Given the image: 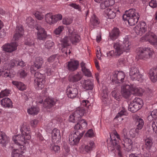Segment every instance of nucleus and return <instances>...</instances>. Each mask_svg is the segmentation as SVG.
<instances>
[{"label":"nucleus","instance_id":"nucleus-3","mask_svg":"<svg viewBox=\"0 0 157 157\" xmlns=\"http://www.w3.org/2000/svg\"><path fill=\"white\" fill-rule=\"evenodd\" d=\"M24 31L22 25L17 26L15 34L13 38L15 41L10 44H7L3 45L2 47L3 50L7 52H11L16 50L17 46V42L18 39L23 35Z\"/></svg>","mask_w":157,"mask_h":157},{"label":"nucleus","instance_id":"nucleus-41","mask_svg":"<svg viewBox=\"0 0 157 157\" xmlns=\"http://www.w3.org/2000/svg\"><path fill=\"white\" fill-rule=\"evenodd\" d=\"M138 25L139 26L140 29H141L144 33L147 31V26L145 22L144 21L141 22L140 24Z\"/></svg>","mask_w":157,"mask_h":157},{"label":"nucleus","instance_id":"nucleus-39","mask_svg":"<svg viewBox=\"0 0 157 157\" xmlns=\"http://www.w3.org/2000/svg\"><path fill=\"white\" fill-rule=\"evenodd\" d=\"M90 22L91 24L93 25H97L99 23L98 18L94 14L91 17Z\"/></svg>","mask_w":157,"mask_h":157},{"label":"nucleus","instance_id":"nucleus-11","mask_svg":"<svg viewBox=\"0 0 157 157\" xmlns=\"http://www.w3.org/2000/svg\"><path fill=\"white\" fill-rule=\"evenodd\" d=\"M125 77L124 72L116 71L113 73L112 75L110 76V79L113 82L120 83L123 82Z\"/></svg>","mask_w":157,"mask_h":157},{"label":"nucleus","instance_id":"nucleus-45","mask_svg":"<svg viewBox=\"0 0 157 157\" xmlns=\"http://www.w3.org/2000/svg\"><path fill=\"white\" fill-rule=\"evenodd\" d=\"M51 150L53 151L55 153H58L59 152L60 147L58 145L51 144Z\"/></svg>","mask_w":157,"mask_h":157},{"label":"nucleus","instance_id":"nucleus-19","mask_svg":"<svg viewBox=\"0 0 157 157\" xmlns=\"http://www.w3.org/2000/svg\"><path fill=\"white\" fill-rule=\"evenodd\" d=\"M78 65V62L75 59H71V60L67 63V68L70 71H74L77 70Z\"/></svg>","mask_w":157,"mask_h":157},{"label":"nucleus","instance_id":"nucleus-17","mask_svg":"<svg viewBox=\"0 0 157 157\" xmlns=\"http://www.w3.org/2000/svg\"><path fill=\"white\" fill-rule=\"evenodd\" d=\"M37 30V38L38 40H44L46 37V33L44 29L39 25L36 27Z\"/></svg>","mask_w":157,"mask_h":157},{"label":"nucleus","instance_id":"nucleus-15","mask_svg":"<svg viewBox=\"0 0 157 157\" xmlns=\"http://www.w3.org/2000/svg\"><path fill=\"white\" fill-rule=\"evenodd\" d=\"M80 83L81 86L86 90H92L94 87V84L93 82L90 79H82L80 81Z\"/></svg>","mask_w":157,"mask_h":157},{"label":"nucleus","instance_id":"nucleus-58","mask_svg":"<svg viewBox=\"0 0 157 157\" xmlns=\"http://www.w3.org/2000/svg\"><path fill=\"white\" fill-rule=\"evenodd\" d=\"M19 73L21 77H24L27 75V72H26L24 70H21L19 71Z\"/></svg>","mask_w":157,"mask_h":157},{"label":"nucleus","instance_id":"nucleus-18","mask_svg":"<svg viewBox=\"0 0 157 157\" xmlns=\"http://www.w3.org/2000/svg\"><path fill=\"white\" fill-rule=\"evenodd\" d=\"M94 147L95 144L94 142L93 141H90L86 145H85L84 144L81 145L80 149L83 152L84 151L86 152H89L92 151Z\"/></svg>","mask_w":157,"mask_h":157},{"label":"nucleus","instance_id":"nucleus-37","mask_svg":"<svg viewBox=\"0 0 157 157\" xmlns=\"http://www.w3.org/2000/svg\"><path fill=\"white\" fill-rule=\"evenodd\" d=\"M12 84L16 86L17 88L21 90H24L26 89V86L22 82L16 81H13Z\"/></svg>","mask_w":157,"mask_h":157},{"label":"nucleus","instance_id":"nucleus-25","mask_svg":"<svg viewBox=\"0 0 157 157\" xmlns=\"http://www.w3.org/2000/svg\"><path fill=\"white\" fill-rule=\"evenodd\" d=\"M149 77L151 81L155 82L157 81V67L150 69L149 71Z\"/></svg>","mask_w":157,"mask_h":157},{"label":"nucleus","instance_id":"nucleus-27","mask_svg":"<svg viewBox=\"0 0 157 157\" xmlns=\"http://www.w3.org/2000/svg\"><path fill=\"white\" fill-rule=\"evenodd\" d=\"M137 13H138L136 12V10L134 9H131L125 11V13L123 16V18H125L126 17H134L137 16Z\"/></svg>","mask_w":157,"mask_h":157},{"label":"nucleus","instance_id":"nucleus-54","mask_svg":"<svg viewBox=\"0 0 157 157\" xmlns=\"http://www.w3.org/2000/svg\"><path fill=\"white\" fill-rule=\"evenodd\" d=\"M94 136L93 131L92 129L89 130L85 134L84 136H88L89 137H92Z\"/></svg>","mask_w":157,"mask_h":157},{"label":"nucleus","instance_id":"nucleus-52","mask_svg":"<svg viewBox=\"0 0 157 157\" xmlns=\"http://www.w3.org/2000/svg\"><path fill=\"white\" fill-rule=\"evenodd\" d=\"M72 22V20L70 18H65L63 19L62 21L63 24L65 25L70 24Z\"/></svg>","mask_w":157,"mask_h":157},{"label":"nucleus","instance_id":"nucleus-56","mask_svg":"<svg viewBox=\"0 0 157 157\" xmlns=\"http://www.w3.org/2000/svg\"><path fill=\"white\" fill-rule=\"evenodd\" d=\"M38 121L36 119L32 120L30 121V125L33 127H35L38 123Z\"/></svg>","mask_w":157,"mask_h":157},{"label":"nucleus","instance_id":"nucleus-12","mask_svg":"<svg viewBox=\"0 0 157 157\" xmlns=\"http://www.w3.org/2000/svg\"><path fill=\"white\" fill-rule=\"evenodd\" d=\"M142 42L148 41L151 44L155 45H157V36L153 33L150 32L147 33L145 35L140 39Z\"/></svg>","mask_w":157,"mask_h":157},{"label":"nucleus","instance_id":"nucleus-21","mask_svg":"<svg viewBox=\"0 0 157 157\" xmlns=\"http://www.w3.org/2000/svg\"><path fill=\"white\" fill-rule=\"evenodd\" d=\"M0 75H3V76L6 78L9 77L10 78H13L15 74L12 69L8 68L7 69H5V70L4 69L2 71L0 70Z\"/></svg>","mask_w":157,"mask_h":157},{"label":"nucleus","instance_id":"nucleus-49","mask_svg":"<svg viewBox=\"0 0 157 157\" xmlns=\"http://www.w3.org/2000/svg\"><path fill=\"white\" fill-rule=\"evenodd\" d=\"M34 14L36 17L39 20H41L44 18V16L41 13H40L39 11H36Z\"/></svg>","mask_w":157,"mask_h":157},{"label":"nucleus","instance_id":"nucleus-28","mask_svg":"<svg viewBox=\"0 0 157 157\" xmlns=\"http://www.w3.org/2000/svg\"><path fill=\"white\" fill-rule=\"evenodd\" d=\"M120 32L118 29L114 28L109 34V37L111 39L114 40L117 38L120 35Z\"/></svg>","mask_w":157,"mask_h":157},{"label":"nucleus","instance_id":"nucleus-40","mask_svg":"<svg viewBox=\"0 0 157 157\" xmlns=\"http://www.w3.org/2000/svg\"><path fill=\"white\" fill-rule=\"evenodd\" d=\"M11 90L8 89H6L1 91L0 93V98H2L5 96H8L10 94Z\"/></svg>","mask_w":157,"mask_h":157},{"label":"nucleus","instance_id":"nucleus-36","mask_svg":"<svg viewBox=\"0 0 157 157\" xmlns=\"http://www.w3.org/2000/svg\"><path fill=\"white\" fill-rule=\"evenodd\" d=\"M39 110L38 108L33 106L28 109L27 112L29 114L34 115L38 113Z\"/></svg>","mask_w":157,"mask_h":157},{"label":"nucleus","instance_id":"nucleus-22","mask_svg":"<svg viewBox=\"0 0 157 157\" xmlns=\"http://www.w3.org/2000/svg\"><path fill=\"white\" fill-rule=\"evenodd\" d=\"M80 67L81 70L83 74L87 77H90L92 76V73L89 69L86 67V64L83 62H82L80 63Z\"/></svg>","mask_w":157,"mask_h":157},{"label":"nucleus","instance_id":"nucleus-50","mask_svg":"<svg viewBox=\"0 0 157 157\" xmlns=\"http://www.w3.org/2000/svg\"><path fill=\"white\" fill-rule=\"evenodd\" d=\"M134 31L137 35H142L144 33L138 25L135 26L134 29Z\"/></svg>","mask_w":157,"mask_h":157},{"label":"nucleus","instance_id":"nucleus-35","mask_svg":"<svg viewBox=\"0 0 157 157\" xmlns=\"http://www.w3.org/2000/svg\"><path fill=\"white\" fill-rule=\"evenodd\" d=\"M144 147L147 150H149L152 147L153 144L152 139L151 137L146 138L145 140Z\"/></svg>","mask_w":157,"mask_h":157},{"label":"nucleus","instance_id":"nucleus-32","mask_svg":"<svg viewBox=\"0 0 157 157\" xmlns=\"http://www.w3.org/2000/svg\"><path fill=\"white\" fill-rule=\"evenodd\" d=\"M9 137L3 132L0 131V144H7L9 140Z\"/></svg>","mask_w":157,"mask_h":157},{"label":"nucleus","instance_id":"nucleus-23","mask_svg":"<svg viewBox=\"0 0 157 157\" xmlns=\"http://www.w3.org/2000/svg\"><path fill=\"white\" fill-rule=\"evenodd\" d=\"M122 143L127 151H129L132 150L133 147V142L131 139H124Z\"/></svg>","mask_w":157,"mask_h":157},{"label":"nucleus","instance_id":"nucleus-34","mask_svg":"<svg viewBox=\"0 0 157 157\" xmlns=\"http://www.w3.org/2000/svg\"><path fill=\"white\" fill-rule=\"evenodd\" d=\"M100 4V7L102 9H105L109 6H112L114 3L113 0H104Z\"/></svg>","mask_w":157,"mask_h":157},{"label":"nucleus","instance_id":"nucleus-42","mask_svg":"<svg viewBox=\"0 0 157 157\" xmlns=\"http://www.w3.org/2000/svg\"><path fill=\"white\" fill-rule=\"evenodd\" d=\"M26 22L29 27L32 28L33 27L34 21L31 17H29L26 19Z\"/></svg>","mask_w":157,"mask_h":157},{"label":"nucleus","instance_id":"nucleus-14","mask_svg":"<svg viewBox=\"0 0 157 157\" xmlns=\"http://www.w3.org/2000/svg\"><path fill=\"white\" fill-rule=\"evenodd\" d=\"M129 75L131 79L133 81H139L141 78V75L138 69L134 67H132L131 68Z\"/></svg>","mask_w":157,"mask_h":157},{"label":"nucleus","instance_id":"nucleus-51","mask_svg":"<svg viewBox=\"0 0 157 157\" xmlns=\"http://www.w3.org/2000/svg\"><path fill=\"white\" fill-rule=\"evenodd\" d=\"M152 127L153 131L156 133L157 131V119H155L152 122Z\"/></svg>","mask_w":157,"mask_h":157},{"label":"nucleus","instance_id":"nucleus-30","mask_svg":"<svg viewBox=\"0 0 157 157\" xmlns=\"http://www.w3.org/2000/svg\"><path fill=\"white\" fill-rule=\"evenodd\" d=\"M2 105L5 108L11 107L12 102L10 99L8 98H6L2 99L1 101Z\"/></svg>","mask_w":157,"mask_h":157},{"label":"nucleus","instance_id":"nucleus-4","mask_svg":"<svg viewBox=\"0 0 157 157\" xmlns=\"http://www.w3.org/2000/svg\"><path fill=\"white\" fill-rule=\"evenodd\" d=\"M130 44L127 39L124 40L123 42L119 41L114 43L113 47L115 50V54L116 56H120L124 51L129 50Z\"/></svg>","mask_w":157,"mask_h":157},{"label":"nucleus","instance_id":"nucleus-2","mask_svg":"<svg viewBox=\"0 0 157 157\" xmlns=\"http://www.w3.org/2000/svg\"><path fill=\"white\" fill-rule=\"evenodd\" d=\"M78 112L77 110L69 116V120L70 122L75 123L77 122V124L74 127L75 129L73 134H70L69 135V140L70 144L72 145H77L78 143Z\"/></svg>","mask_w":157,"mask_h":157},{"label":"nucleus","instance_id":"nucleus-47","mask_svg":"<svg viewBox=\"0 0 157 157\" xmlns=\"http://www.w3.org/2000/svg\"><path fill=\"white\" fill-rule=\"evenodd\" d=\"M70 81L72 82H76L78 81V73L76 75L71 76L69 77Z\"/></svg>","mask_w":157,"mask_h":157},{"label":"nucleus","instance_id":"nucleus-46","mask_svg":"<svg viewBox=\"0 0 157 157\" xmlns=\"http://www.w3.org/2000/svg\"><path fill=\"white\" fill-rule=\"evenodd\" d=\"M112 95L115 99L119 101L120 99L121 96L117 90H114L112 92Z\"/></svg>","mask_w":157,"mask_h":157},{"label":"nucleus","instance_id":"nucleus-44","mask_svg":"<svg viewBox=\"0 0 157 157\" xmlns=\"http://www.w3.org/2000/svg\"><path fill=\"white\" fill-rule=\"evenodd\" d=\"M87 125V124L86 121L84 119H82L79 121V129H83L86 128Z\"/></svg>","mask_w":157,"mask_h":157},{"label":"nucleus","instance_id":"nucleus-1","mask_svg":"<svg viewBox=\"0 0 157 157\" xmlns=\"http://www.w3.org/2000/svg\"><path fill=\"white\" fill-rule=\"evenodd\" d=\"M68 36L62 39L61 41V44H60L62 47L61 50L62 52L64 53L65 55H63L65 56H67L68 53L70 54L71 53V48L68 47L71 42L75 45L78 40V35L70 29L68 28Z\"/></svg>","mask_w":157,"mask_h":157},{"label":"nucleus","instance_id":"nucleus-7","mask_svg":"<svg viewBox=\"0 0 157 157\" xmlns=\"http://www.w3.org/2000/svg\"><path fill=\"white\" fill-rule=\"evenodd\" d=\"M62 15L60 14L54 15L52 13H48L45 14L44 18L45 22L49 25H54L59 21L62 20Z\"/></svg>","mask_w":157,"mask_h":157},{"label":"nucleus","instance_id":"nucleus-48","mask_svg":"<svg viewBox=\"0 0 157 157\" xmlns=\"http://www.w3.org/2000/svg\"><path fill=\"white\" fill-rule=\"evenodd\" d=\"M64 27L63 26H60L58 28L54 30V33L57 35H59L64 30Z\"/></svg>","mask_w":157,"mask_h":157},{"label":"nucleus","instance_id":"nucleus-38","mask_svg":"<svg viewBox=\"0 0 157 157\" xmlns=\"http://www.w3.org/2000/svg\"><path fill=\"white\" fill-rule=\"evenodd\" d=\"M136 121L137 127L140 129H142L144 124L143 119L138 117H136Z\"/></svg>","mask_w":157,"mask_h":157},{"label":"nucleus","instance_id":"nucleus-55","mask_svg":"<svg viewBox=\"0 0 157 157\" xmlns=\"http://www.w3.org/2000/svg\"><path fill=\"white\" fill-rule=\"evenodd\" d=\"M57 59L56 55H53L50 56L48 59V61L49 62H52L55 60Z\"/></svg>","mask_w":157,"mask_h":157},{"label":"nucleus","instance_id":"nucleus-9","mask_svg":"<svg viewBox=\"0 0 157 157\" xmlns=\"http://www.w3.org/2000/svg\"><path fill=\"white\" fill-rule=\"evenodd\" d=\"M107 147L108 150L112 151L116 149L117 151L119 157H122V153L121 151V147L119 144L118 141H117L116 139L112 140L111 139V141L109 142L108 140H107Z\"/></svg>","mask_w":157,"mask_h":157},{"label":"nucleus","instance_id":"nucleus-63","mask_svg":"<svg viewBox=\"0 0 157 157\" xmlns=\"http://www.w3.org/2000/svg\"><path fill=\"white\" fill-rule=\"evenodd\" d=\"M151 114L152 116L154 118L157 117V109H156L154 110L151 113Z\"/></svg>","mask_w":157,"mask_h":157},{"label":"nucleus","instance_id":"nucleus-8","mask_svg":"<svg viewBox=\"0 0 157 157\" xmlns=\"http://www.w3.org/2000/svg\"><path fill=\"white\" fill-rule=\"evenodd\" d=\"M136 52L140 59L146 60L150 58L152 56V51L148 47H140L136 50Z\"/></svg>","mask_w":157,"mask_h":157},{"label":"nucleus","instance_id":"nucleus-64","mask_svg":"<svg viewBox=\"0 0 157 157\" xmlns=\"http://www.w3.org/2000/svg\"><path fill=\"white\" fill-rule=\"evenodd\" d=\"M68 6H70L73 8L76 9H78V5L74 3H71L68 5Z\"/></svg>","mask_w":157,"mask_h":157},{"label":"nucleus","instance_id":"nucleus-26","mask_svg":"<svg viewBox=\"0 0 157 157\" xmlns=\"http://www.w3.org/2000/svg\"><path fill=\"white\" fill-rule=\"evenodd\" d=\"M16 64H17V66H21L22 67H24L25 65V63L21 59H14L11 61L9 66L10 67L12 68Z\"/></svg>","mask_w":157,"mask_h":157},{"label":"nucleus","instance_id":"nucleus-10","mask_svg":"<svg viewBox=\"0 0 157 157\" xmlns=\"http://www.w3.org/2000/svg\"><path fill=\"white\" fill-rule=\"evenodd\" d=\"M142 101L140 99L135 98L128 105V109L132 113L138 110L142 106Z\"/></svg>","mask_w":157,"mask_h":157},{"label":"nucleus","instance_id":"nucleus-5","mask_svg":"<svg viewBox=\"0 0 157 157\" xmlns=\"http://www.w3.org/2000/svg\"><path fill=\"white\" fill-rule=\"evenodd\" d=\"M34 76V84L35 87L37 90L42 89L44 87L45 82V75L36 72L35 73Z\"/></svg>","mask_w":157,"mask_h":157},{"label":"nucleus","instance_id":"nucleus-16","mask_svg":"<svg viewBox=\"0 0 157 157\" xmlns=\"http://www.w3.org/2000/svg\"><path fill=\"white\" fill-rule=\"evenodd\" d=\"M52 142L56 144L59 143L61 139L59 130L56 128L54 129L52 131Z\"/></svg>","mask_w":157,"mask_h":157},{"label":"nucleus","instance_id":"nucleus-59","mask_svg":"<svg viewBox=\"0 0 157 157\" xmlns=\"http://www.w3.org/2000/svg\"><path fill=\"white\" fill-rule=\"evenodd\" d=\"M125 113V111L124 109H123L122 110H121V111L118 113L117 114V115L116 116L115 118H117L119 117H121L122 116L124 115Z\"/></svg>","mask_w":157,"mask_h":157},{"label":"nucleus","instance_id":"nucleus-33","mask_svg":"<svg viewBox=\"0 0 157 157\" xmlns=\"http://www.w3.org/2000/svg\"><path fill=\"white\" fill-rule=\"evenodd\" d=\"M90 105V103L88 101L83 100L81 103V107L80 108L79 107V115L82 117L84 115V114L85 112V109L83 108V106H86L87 105Z\"/></svg>","mask_w":157,"mask_h":157},{"label":"nucleus","instance_id":"nucleus-31","mask_svg":"<svg viewBox=\"0 0 157 157\" xmlns=\"http://www.w3.org/2000/svg\"><path fill=\"white\" fill-rule=\"evenodd\" d=\"M116 10L114 9L107 8L105 11V13L107 15L108 18L113 19L116 16Z\"/></svg>","mask_w":157,"mask_h":157},{"label":"nucleus","instance_id":"nucleus-24","mask_svg":"<svg viewBox=\"0 0 157 157\" xmlns=\"http://www.w3.org/2000/svg\"><path fill=\"white\" fill-rule=\"evenodd\" d=\"M140 18V16L138 13H137V16L134 17H126L125 18H123L124 21H127L130 25L133 26L137 23Z\"/></svg>","mask_w":157,"mask_h":157},{"label":"nucleus","instance_id":"nucleus-61","mask_svg":"<svg viewBox=\"0 0 157 157\" xmlns=\"http://www.w3.org/2000/svg\"><path fill=\"white\" fill-rule=\"evenodd\" d=\"M128 157H144V156L142 154H140L137 155L135 154H131Z\"/></svg>","mask_w":157,"mask_h":157},{"label":"nucleus","instance_id":"nucleus-13","mask_svg":"<svg viewBox=\"0 0 157 157\" xmlns=\"http://www.w3.org/2000/svg\"><path fill=\"white\" fill-rule=\"evenodd\" d=\"M43 63L42 58L40 57H37L34 61V64L31 67L30 70L32 73H33L38 69L40 68Z\"/></svg>","mask_w":157,"mask_h":157},{"label":"nucleus","instance_id":"nucleus-6","mask_svg":"<svg viewBox=\"0 0 157 157\" xmlns=\"http://www.w3.org/2000/svg\"><path fill=\"white\" fill-rule=\"evenodd\" d=\"M140 90L136 87L130 86L129 85H123L121 88V93L122 96L127 98L131 94L140 93Z\"/></svg>","mask_w":157,"mask_h":157},{"label":"nucleus","instance_id":"nucleus-53","mask_svg":"<svg viewBox=\"0 0 157 157\" xmlns=\"http://www.w3.org/2000/svg\"><path fill=\"white\" fill-rule=\"evenodd\" d=\"M149 5L152 8L156 7H157V3L156 0H151L149 2Z\"/></svg>","mask_w":157,"mask_h":157},{"label":"nucleus","instance_id":"nucleus-20","mask_svg":"<svg viewBox=\"0 0 157 157\" xmlns=\"http://www.w3.org/2000/svg\"><path fill=\"white\" fill-rule=\"evenodd\" d=\"M78 90L77 88H74V87L67 86V95L69 98H73L75 97L78 94Z\"/></svg>","mask_w":157,"mask_h":157},{"label":"nucleus","instance_id":"nucleus-43","mask_svg":"<svg viewBox=\"0 0 157 157\" xmlns=\"http://www.w3.org/2000/svg\"><path fill=\"white\" fill-rule=\"evenodd\" d=\"M54 43L51 40L47 41L45 44L44 46L47 49H52L54 47Z\"/></svg>","mask_w":157,"mask_h":157},{"label":"nucleus","instance_id":"nucleus-62","mask_svg":"<svg viewBox=\"0 0 157 157\" xmlns=\"http://www.w3.org/2000/svg\"><path fill=\"white\" fill-rule=\"evenodd\" d=\"M46 73L48 75H51L53 73V71L50 68H47L46 69Z\"/></svg>","mask_w":157,"mask_h":157},{"label":"nucleus","instance_id":"nucleus-57","mask_svg":"<svg viewBox=\"0 0 157 157\" xmlns=\"http://www.w3.org/2000/svg\"><path fill=\"white\" fill-rule=\"evenodd\" d=\"M25 43L26 45H28L29 46H31L34 44V42L33 40H31L30 39L28 38L26 40Z\"/></svg>","mask_w":157,"mask_h":157},{"label":"nucleus","instance_id":"nucleus-29","mask_svg":"<svg viewBox=\"0 0 157 157\" xmlns=\"http://www.w3.org/2000/svg\"><path fill=\"white\" fill-rule=\"evenodd\" d=\"M55 104V102L52 99L47 98L44 101L43 106L45 108L50 109L54 106Z\"/></svg>","mask_w":157,"mask_h":157},{"label":"nucleus","instance_id":"nucleus-60","mask_svg":"<svg viewBox=\"0 0 157 157\" xmlns=\"http://www.w3.org/2000/svg\"><path fill=\"white\" fill-rule=\"evenodd\" d=\"M126 131V129L125 128L123 130V132L122 133V136L124 138V139H128V137Z\"/></svg>","mask_w":157,"mask_h":157}]
</instances>
